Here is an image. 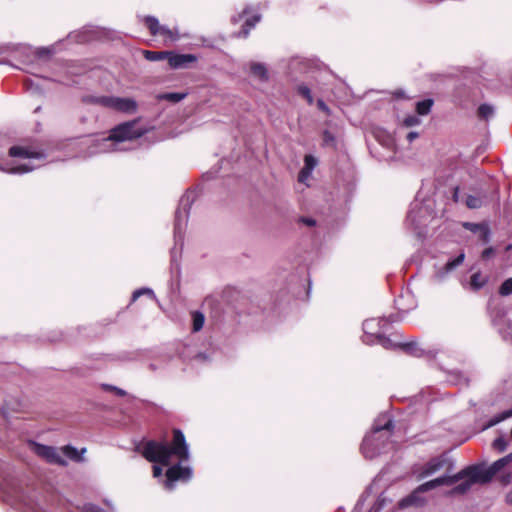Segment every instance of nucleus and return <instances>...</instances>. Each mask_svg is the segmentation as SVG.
<instances>
[{"label":"nucleus","instance_id":"obj_11","mask_svg":"<svg viewBox=\"0 0 512 512\" xmlns=\"http://www.w3.org/2000/svg\"><path fill=\"white\" fill-rule=\"evenodd\" d=\"M196 60L197 57L193 54H177L170 52L168 57V64L173 69H179L188 67Z\"/></svg>","mask_w":512,"mask_h":512},{"label":"nucleus","instance_id":"obj_43","mask_svg":"<svg viewBox=\"0 0 512 512\" xmlns=\"http://www.w3.org/2000/svg\"><path fill=\"white\" fill-rule=\"evenodd\" d=\"M161 475H162V468L160 466L154 465L153 466V476L160 477Z\"/></svg>","mask_w":512,"mask_h":512},{"label":"nucleus","instance_id":"obj_33","mask_svg":"<svg viewBox=\"0 0 512 512\" xmlns=\"http://www.w3.org/2000/svg\"><path fill=\"white\" fill-rule=\"evenodd\" d=\"M144 294H147V295H149L152 298L155 297L154 292L151 289H149V288H140V289H138V290L133 292L132 301H136L141 295H144Z\"/></svg>","mask_w":512,"mask_h":512},{"label":"nucleus","instance_id":"obj_23","mask_svg":"<svg viewBox=\"0 0 512 512\" xmlns=\"http://www.w3.org/2000/svg\"><path fill=\"white\" fill-rule=\"evenodd\" d=\"M187 96L186 93L170 92L163 93L157 96L158 100H166L172 103H178Z\"/></svg>","mask_w":512,"mask_h":512},{"label":"nucleus","instance_id":"obj_41","mask_svg":"<svg viewBox=\"0 0 512 512\" xmlns=\"http://www.w3.org/2000/svg\"><path fill=\"white\" fill-rule=\"evenodd\" d=\"M494 253L493 248H487L482 252V258L488 259Z\"/></svg>","mask_w":512,"mask_h":512},{"label":"nucleus","instance_id":"obj_38","mask_svg":"<svg viewBox=\"0 0 512 512\" xmlns=\"http://www.w3.org/2000/svg\"><path fill=\"white\" fill-rule=\"evenodd\" d=\"M317 106L320 110H322L323 112H325L326 114H329L330 113V109L329 107L325 104V102L322 100V99H319L317 101Z\"/></svg>","mask_w":512,"mask_h":512},{"label":"nucleus","instance_id":"obj_37","mask_svg":"<svg viewBox=\"0 0 512 512\" xmlns=\"http://www.w3.org/2000/svg\"><path fill=\"white\" fill-rule=\"evenodd\" d=\"M83 512H102V510L93 504H86L83 507Z\"/></svg>","mask_w":512,"mask_h":512},{"label":"nucleus","instance_id":"obj_26","mask_svg":"<svg viewBox=\"0 0 512 512\" xmlns=\"http://www.w3.org/2000/svg\"><path fill=\"white\" fill-rule=\"evenodd\" d=\"M512 417V408L506 411H503L502 413L494 416L490 421L488 422L486 427H492L500 423L501 421H504L508 418Z\"/></svg>","mask_w":512,"mask_h":512},{"label":"nucleus","instance_id":"obj_46","mask_svg":"<svg viewBox=\"0 0 512 512\" xmlns=\"http://www.w3.org/2000/svg\"><path fill=\"white\" fill-rule=\"evenodd\" d=\"M506 501L508 504L512 505V489L507 493Z\"/></svg>","mask_w":512,"mask_h":512},{"label":"nucleus","instance_id":"obj_5","mask_svg":"<svg viewBox=\"0 0 512 512\" xmlns=\"http://www.w3.org/2000/svg\"><path fill=\"white\" fill-rule=\"evenodd\" d=\"M395 321L396 319L392 316L365 320L363 322L364 335L362 341L367 345L380 344L385 349L394 348L396 345L383 334V331L390 323Z\"/></svg>","mask_w":512,"mask_h":512},{"label":"nucleus","instance_id":"obj_36","mask_svg":"<svg viewBox=\"0 0 512 512\" xmlns=\"http://www.w3.org/2000/svg\"><path fill=\"white\" fill-rule=\"evenodd\" d=\"M312 171H307V169L302 168L298 175V181L301 183L306 182V180L311 176Z\"/></svg>","mask_w":512,"mask_h":512},{"label":"nucleus","instance_id":"obj_19","mask_svg":"<svg viewBox=\"0 0 512 512\" xmlns=\"http://www.w3.org/2000/svg\"><path fill=\"white\" fill-rule=\"evenodd\" d=\"M251 73L261 81L268 80V72L266 67L261 63H251Z\"/></svg>","mask_w":512,"mask_h":512},{"label":"nucleus","instance_id":"obj_42","mask_svg":"<svg viewBox=\"0 0 512 512\" xmlns=\"http://www.w3.org/2000/svg\"><path fill=\"white\" fill-rule=\"evenodd\" d=\"M301 222L308 226H314L316 224V221L313 218H301Z\"/></svg>","mask_w":512,"mask_h":512},{"label":"nucleus","instance_id":"obj_40","mask_svg":"<svg viewBox=\"0 0 512 512\" xmlns=\"http://www.w3.org/2000/svg\"><path fill=\"white\" fill-rule=\"evenodd\" d=\"M465 227L469 228L471 231H477L482 228L480 224L466 223Z\"/></svg>","mask_w":512,"mask_h":512},{"label":"nucleus","instance_id":"obj_14","mask_svg":"<svg viewBox=\"0 0 512 512\" xmlns=\"http://www.w3.org/2000/svg\"><path fill=\"white\" fill-rule=\"evenodd\" d=\"M445 462L446 460L442 457L432 458L422 467L421 471L419 472V477L425 478L436 473L444 467Z\"/></svg>","mask_w":512,"mask_h":512},{"label":"nucleus","instance_id":"obj_12","mask_svg":"<svg viewBox=\"0 0 512 512\" xmlns=\"http://www.w3.org/2000/svg\"><path fill=\"white\" fill-rule=\"evenodd\" d=\"M426 212L427 209L424 206H422L420 203H414L412 204L407 214L406 220L410 225L414 226V228L416 229L424 223L423 217L426 214Z\"/></svg>","mask_w":512,"mask_h":512},{"label":"nucleus","instance_id":"obj_7","mask_svg":"<svg viewBox=\"0 0 512 512\" xmlns=\"http://www.w3.org/2000/svg\"><path fill=\"white\" fill-rule=\"evenodd\" d=\"M193 193L184 194L179 201V206L175 212L174 236L175 239H181L183 230L186 226L189 210L193 202Z\"/></svg>","mask_w":512,"mask_h":512},{"label":"nucleus","instance_id":"obj_31","mask_svg":"<svg viewBox=\"0 0 512 512\" xmlns=\"http://www.w3.org/2000/svg\"><path fill=\"white\" fill-rule=\"evenodd\" d=\"M499 293L503 296H507L512 293V278H509L502 283Z\"/></svg>","mask_w":512,"mask_h":512},{"label":"nucleus","instance_id":"obj_34","mask_svg":"<svg viewBox=\"0 0 512 512\" xmlns=\"http://www.w3.org/2000/svg\"><path fill=\"white\" fill-rule=\"evenodd\" d=\"M493 447L499 452H504L507 448V441L504 437H498L493 441Z\"/></svg>","mask_w":512,"mask_h":512},{"label":"nucleus","instance_id":"obj_35","mask_svg":"<svg viewBox=\"0 0 512 512\" xmlns=\"http://www.w3.org/2000/svg\"><path fill=\"white\" fill-rule=\"evenodd\" d=\"M403 124L406 127L417 126L420 124V119L415 115H410L403 120Z\"/></svg>","mask_w":512,"mask_h":512},{"label":"nucleus","instance_id":"obj_16","mask_svg":"<svg viewBox=\"0 0 512 512\" xmlns=\"http://www.w3.org/2000/svg\"><path fill=\"white\" fill-rule=\"evenodd\" d=\"M309 66L310 63L308 60L297 56L290 60L289 69L291 74L304 73L308 71Z\"/></svg>","mask_w":512,"mask_h":512},{"label":"nucleus","instance_id":"obj_30","mask_svg":"<svg viewBox=\"0 0 512 512\" xmlns=\"http://www.w3.org/2000/svg\"><path fill=\"white\" fill-rule=\"evenodd\" d=\"M298 93L304 97L309 104L313 103V96L310 89L305 85H299L297 88Z\"/></svg>","mask_w":512,"mask_h":512},{"label":"nucleus","instance_id":"obj_2","mask_svg":"<svg viewBox=\"0 0 512 512\" xmlns=\"http://www.w3.org/2000/svg\"><path fill=\"white\" fill-rule=\"evenodd\" d=\"M469 466L465 469L461 470L455 475L452 476H442L438 477L436 479H433L431 481L425 482L421 484L415 491H413L410 495L407 497H404L401 499L398 503L399 508L404 509L413 505H421L423 504L424 500L419 497V493H423L429 490H432L438 486L441 485H453L456 482L465 479L462 483L455 486L452 490L453 494H464L466 493L473 484L475 483H485L482 481V479H474L472 474L468 472Z\"/></svg>","mask_w":512,"mask_h":512},{"label":"nucleus","instance_id":"obj_39","mask_svg":"<svg viewBox=\"0 0 512 512\" xmlns=\"http://www.w3.org/2000/svg\"><path fill=\"white\" fill-rule=\"evenodd\" d=\"M323 140L325 144H330L334 142V137L330 132L325 131L323 134Z\"/></svg>","mask_w":512,"mask_h":512},{"label":"nucleus","instance_id":"obj_15","mask_svg":"<svg viewBox=\"0 0 512 512\" xmlns=\"http://www.w3.org/2000/svg\"><path fill=\"white\" fill-rule=\"evenodd\" d=\"M464 258V253H461L455 259L448 261L442 269L435 273L434 277L438 281H442L447 273L453 271L457 266H459L464 261Z\"/></svg>","mask_w":512,"mask_h":512},{"label":"nucleus","instance_id":"obj_48","mask_svg":"<svg viewBox=\"0 0 512 512\" xmlns=\"http://www.w3.org/2000/svg\"><path fill=\"white\" fill-rule=\"evenodd\" d=\"M48 52H49L48 49L42 48L39 50V56H42L44 53H48Z\"/></svg>","mask_w":512,"mask_h":512},{"label":"nucleus","instance_id":"obj_45","mask_svg":"<svg viewBox=\"0 0 512 512\" xmlns=\"http://www.w3.org/2000/svg\"><path fill=\"white\" fill-rule=\"evenodd\" d=\"M111 389L114 390L116 392V394L119 396H124L126 394V392L120 388L111 387Z\"/></svg>","mask_w":512,"mask_h":512},{"label":"nucleus","instance_id":"obj_17","mask_svg":"<svg viewBox=\"0 0 512 512\" xmlns=\"http://www.w3.org/2000/svg\"><path fill=\"white\" fill-rule=\"evenodd\" d=\"M36 167L37 166H33L30 164H20V165H14V166H10V167L0 165V170H2L4 172L12 173V174H23V173L32 171Z\"/></svg>","mask_w":512,"mask_h":512},{"label":"nucleus","instance_id":"obj_27","mask_svg":"<svg viewBox=\"0 0 512 512\" xmlns=\"http://www.w3.org/2000/svg\"><path fill=\"white\" fill-rule=\"evenodd\" d=\"M486 280L481 276L479 272L474 273L471 276L470 286L474 290H478L485 285Z\"/></svg>","mask_w":512,"mask_h":512},{"label":"nucleus","instance_id":"obj_20","mask_svg":"<svg viewBox=\"0 0 512 512\" xmlns=\"http://www.w3.org/2000/svg\"><path fill=\"white\" fill-rule=\"evenodd\" d=\"M495 114V109L492 105L482 104L478 107L477 116L481 120L488 121Z\"/></svg>","mask_w":512,"mask_h":512},{"label":"nucleus","instance_id":"obj_22","mask_svg":"<svg viewBox=\"0 0 512 512\" xmlns=\"http://www.w3.org/2000/svg\"><path fill=\"white\" fill-rule=\"evenodd\" d=\"M169 53H170V51H150V50H145L143 52V55H144L145 59H147L149 61H161V60H164V59L168 60Z\"/></svg>","mask_w":512,"mask_h":512},{"label":"nucleus","instance_id":"obj_9","mask_svg":"<svg viewBox=\"0 0 512 512\" xmlns=\"http://www.w3.org/2000/svg\"><path fill=\"white\" fill-rule=\"evenodd\" d=\"M145 23L152 35H160L166 41L175 42L179 39V34L176 30L169 29L166 26H161L159 21L151 16L146 17Z\"/></svg>","mask_w":512,"mask_h":512},{"label":"nucleus","instance_id":"obj_8","mask_svg":"<svg viewBox=\"0 0 512 512\" xmlns=\"http://www.w3.org/2000/svg\"><path fill=\"white\" fill-rule=\"evenodd\" d=\"M512 459V454H509L497 461H495L488 468L479 465L469 466L468 472L472 474L474 479H482L485 483L489 482L495 474H497L504 466H506Z\"/></svg>","mask_w":512,"mask_h":512},{"label":"nucleus","instance_id":"obj_24","mask_svg":"<svg viewBox=\"0 0 512 512\" xmlns=\"http://www.w3.org/2000/svg\"><path fill=\"white\" fill-rule=\"evenodd\" d=\"M432 105H433V100H431V99H425L423 101H419L416 104V111L419 115H427L430 112Z\"/></svg>","mask_w":512,"mask_h":512},{"label":"nucleus","instance_id":"obj_29","mask_svg":"<svg viewBox=\"0 0 512 512\" xmlns=\"http://www.w3.org/2000/svg\"><path fill=\"white\" fill-rule=\"evenodd\" d=\"M401 347L407 351L408 353H410L411 355H414V356H421L422 355V350L420 348L417 347V344L416 343H405V344H402Z\"/></svg>","mask_w":512,"mask_h":512},{"label":"nucleus","instance_id":"obj_21","mask_svg":"<svg viewBox=\"0 0 512 512\" xmlns=\"http://www.w3.org/2000/svg\"><path fill=\"white\" fill-rule=\"evenodd\" d=\"M259 21V15H254L252 18H247L241 31L238 33V37L246 38L249 35L250 29L253 28Z\"/></svg>","mask_w":512,"mask_h":512},{"label":"nucleus","instance_id":"obj_1","mask_svg":"<svg viewBox=\"0 0 512 512\" xmlns=\"http://www.w3.org/2000/svg\"><path fill=\"white\" fill-rule=\"evenodd\" d=\"M142 454L148 461L164 466L170 465L174 460L178 462L166 472L165 486L169 490L173 489L175 481H188L192 477V469L181 466L182 462L189 459V450L184 434L179 429H174L171 444L150 441L145 444Z\"/></svg>","mask_w":512,"mask_h":512},{"label":"nucleus","instance_id":"obj_44","mask_svg":"<svg viewBox=\"0 0 512 512\" xmlns=\"http://www.w3.org/2000/svg\"><path fill=\"white\" fill-rule=\"evenodd\" d=\"M418 133L417 132H414V131H411L407 134L406 138L409 142H412L413 140H415L417 137H418Z\"/></svg>","mask_w":512,"mask_h":512},{"label":"nucleus","instance_id":"obj_6","mask_svg":"<svg viewBox=\"0 0 512 512\" xmlns=\"http://www.w3.org/2000/svg\"><path fill=\"white\" fill-rule=\"evenodd\" d=\"M93 103L124 113H133L137 109V103L131 98L115 96H100L91 98Z\"/></svg>","mask_w":512,"mask_h":512},{"label":"nucleus","instance_id":"obj_4","mask_svg":"<svg viewBox=\"0 0 512 512\" xmlns=\"http://www.w3.org/2000/svg\"><path fill=\"white\" fill-rule=\"evenodd\" d=\"M386 418V416H384ZM393 429V422L387 417L384 423L381 419H377L372 432L365 436L361 445V451L365 458L372 459L383 452H386L390 446L388 441L391 431Z\"/></svg>","mask_w":512,"mask_h":512},{"label":"nucleus","instance_id":"obj_3","mask_svg":"<svg viewBox=\"0 0 512 512\" xmlns=\"http://www.w3.org/2000/svg\"><path fill=\"white\" fill-rule=\"evenodd\" d=\"M144 134V130L136 127V121L122 123L111 130L108 137L92 140L89 145L88 155L92 156L98 153H107L116 150H124L118 147L122 142L136 139Z\"/></svg>","mask_w":512,"mask_h":512},{"label":"nucleus","instance_id":"obj_10","mask_svg":"<svg viewBox=\"0 0 512 512\" xmlns=\"http://www.w3.org/2000/svg\"><path fill=\"white\" fill-rule=\"evenodd\" d=\"M35 452L37 455L49 462L58 463L61 465L66 464L65 460L62 459L60 452L53 447L38 444L35 446Z\"/></svg>","mask_w":512,"mask_h":512},{"label":"nucleus","instance_id":"obj_47","mask_svg":"<svg viewBox=\"0 0 512 512\" xmlns=\"http://www.w3.org/2000/svg\"><path fill=\"white\" fill-rule=\"evenodd\" d=\"M384 502H385V499H384L383 497H380V498L378 499V505H379V507L383 506V505H384Z\"/></svg>","mask_w":512,"mask_h":512},{"label":"nucleus","instance_id":"obj_25","mask_svg":"<svg viewBox=\"0 0 512 512\" xmlns=\"http://www.w3.org/2000/svg\"><path fill=\"white\" fill-rule=\"evenodd\" d=\"M192 320H193V331L194 332L200 331L204 326V322H205L204 315L199 311H195L192 313Z\"/></svg>","mask_w":512,"mask_h":512},{"label":"nucleus","instance_id":"obj_13","mask_svg":"<svg viewBox=\"0 0 512 512\" xmlns=\"http://www.w3.org/2000/svg\"><path fill=\"white\" fill-rule=\"evenodd\" d=\"M9 155L11 157H19L22 159H43L45 156L42 152L33 150L28 147H22V146H13L9 149Z\"/></svg>","mask_w":512,"mask_h":512},{"label":"nucleus","instance_id":"obj_18","mask_svg":"<svg viewBox=\"0 0 512 512\" xmlns=\"http://www.w3.org/2000/svg\"><path fill=\"white\" fill-rule=\"evenodd\" d=\"M85 451H86L85 448H82L81 451H78L75 447H72L70 445H67L61 449V453L65 457H67L73 461H81L82 455L85 453Z\"/></svg>","mask_w":512,"mask_h":512},{"label":"nucleus","instance_id":"obj_32","mask_svg":"<svg viewBox=\"0 0 512 512\" xmlns=\"http://www.w3.org/2000/svg\"><path fill=\"white\" fill-rule=\"evenodd\" d=\"M317 165V159L312 155H306L304 158V167L307 171H313Z\"/></svg>","mask_w":512,"mask_h":512},{"label":"nucleus","instance_id":"obj_28","mask_svg":"<svg viewBox=\"0 0 512 512\" xmlns=\"http://www.w3.org/2000/svg\"><path fill=\"white\" fill-rule=\"evenodd\" d=\"M483 204V200L479 196L468 195L466 197V205L471 209L480 208Z\"/></svg>","mask_w":512,"mask_h":512}]
</instances>
